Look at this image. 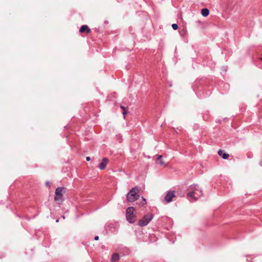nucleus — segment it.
<instances>
[{
    "label": "nucleus",
    "instance_id": "1",
    "mask_svg": "<svg viewBox=\"0 0 262 262\" xmlns=\"http://www.w3.org/2000/svg\"><path fill=\"white\" fill-rule=\"evenodd\" d=\"M187 198L191 202L196 201L203 194L202 190L197 184L189 186L187 188Z\"/></svg>",
    "mask_w": 262,
    "mask_h": 262
},
{
    "label": "nucleus",
    "instance_id": "2",
    "mask_svg": "<svg viewBox=\"0 0 262 262\" xmlns=\"http://www.w3.org/2000/svg\"><path fill=\"white\" fill-rule=\"evenodd\" d=\"M140 191V188L138 186L133 188L126 195L127 201L130 202H134L137 200L140 197L139 194Z\"/></svg>",
    "mask_w": 262,
    "mask_h": 262
},
{
    "label": "nucleus",
    "instance_id": "3",
    "mask_svg": "<svg viewBox=\"0 0 262 262\" xmlns=\"http://www.w3.org/2000/svg\"><path fill=\"white\" fill-rule=\"evenodd\" d=\"M134 211L135 208L133 207H128L126 210V219L130 223H133L135 221Z\"/></svg>",
    "mask_w": 262,
    "mask_h": 262
},
{
    "label": "nucleus",
    "instance_id": "4",
    "mask_svg": "<svg viewBox=\"0 0 262 262\" xmlns=\"http://www.w3.org/2000/svg\"><path fill=\"white\" fill-rule=\"evenodd\" d=\"M153 219V215L151 213H148L145 215L143 218L139 221L138 225L141 227L147 225Z\"/></svg>",
    "mask_w": 262,
    "mask_h": 262
},
{
    "label": "nucleus",
    "instance_id": "5",
    "mask_svg": "<svg viewBox=\"0 0 262 262\" xmlns=\"http://www.w3.org/2000/svg\"><path fill=\"white\" fill-rule=\"evenodd\" d=\"M63 187H58L56 189L55 193V200L56 201L61 202L63 200L62 191L63 190Z\"/></svg>",
    "mask_w": 262,
    "mask_h": 262
},
{
    "label": "nucleus",
    "instance_id": "6",
    "mask_svg": "<svg viewBox=\"0 0 262 262\" xmlns=\"http://www.w3.org/2000/svg\"><path fill=\"white\" fill-rule=\"evenodd\" d=\"M175 197L174 191H168L164 197V200L167 203H169L172 201V198Z\"/></svg>",
    "mask_w": 262,
    "mask_h": 262
},
{
    "label": "nucleus",
    "instance_id": "7",
    "mask_svg": "<svg viewBox=\"0 0 262 262\" xmlns=\"http://www.w3.org/2000/svg\"><path fill=\"white\" fill-rule=\"evenodd\" d=\"M108 163V159L106 158H104L102 162L100 163V164L99 165L98 167L101 170L104 169L106 167V166Z\"/></svg>",
    "mask_w": 262,
    "mask_h": 262
},
{
    "label": "nucleus",
    "instance_id": "8",
    "mask_svg": "<svg viewBox=\"0 0 262 262\" xmlns=\"http://www.w3.org/2000/svg\"><path fill=\"white\" fill-rule=\"evenodd\" d=\"M79 32L81 33L85 32L87 33H89L91 32V30L87 25H82L79 30Z\"/></svg>",
    "mask_w": 262,
    "mask_h": 262
},
{
    "label": "nucleus",
    "instance_id": "9",
    "mask_svg": "<svg viewBox=\"0 0 262 262\" xmlns=\"http://www.w3.org/2000/svg\"><path fill=\"white\" fill-rule=\"evenodd\" d=\"M119 258H120V255H119V254L118 253H114L112 256L111 261H112V262H116L117 260H118L119 259Z\"/></svg>",
    "mask_w": 262,
    "mask_h": 262
},
{
    "label": "nucleus",
    "instance_id": "10",
    "mask_svg": "<svg viewBox=\"0 0 262 262\" xmlns=\"http://www.w3.org/2000/svg\"><path fill=\"white\" fill-rule=\"evenodd\" d=\"M223 151L222 150H219L218 151V154L220 156H222L223 159H227L229 157V155L228 154H223Z\"/></svg>",
    "mask_w": 262,
    "mask_h": 262
},
{
    "label": "nucleus",
    "instance_id": "11",
    "mask_svg": "<svg viewBox=\"0 0 262 262\" xmlns=\"http://www.w3.org/2000/svg\"><path fill=\"white\" fill-rule=\"evenodd\" d=\"M201 14L203 16L206 17L209 14V10L207 8H203L201 10Z\"/></svg>",
    "mask_w": 262,
    "mask_h": 262
},
{
    "label": "nucleus",
    "instance_id": "12",
    "mask_svg": "<svg viewBox=\"0 0 262 262\" xmlns=\"http://www.w3.org/2000/svg\"><path fill=\"white\" fill-rule=\"evenodd\" d=\"M162 156L161 155H159L157 158V161H159L160 164L162 166L165 164L164 161L162 160Z\"/></svg>",
    "mask_w": 262,
    "mask_h": 262
},
{
    "label": "nucleus",
    "instance_id": "13",
    "mask_svg": "<svg viewBox=\"0 0 262 262\" xmlns=\"http://www.w3.org/2000/svg\"><path fill=\"white\" fill-rule=\"evenodd\" d=\"M171 26L172 29L174 30H176L178 28V26L176 24H173Z\"/></svg>",
    "mask_w": 262,
    "mask_h": 262
},
{
    "label": "nucleus",
    "instance_id": "14",
    "mask_svg": "<svg viewBox=\"0 0 262 262\" xmlns=\"http://www.w3.org/2000/svg\"><path fill=\"white\" fill-rule=\"evenodd\" d=\"M121 108L123 110V115H125V114L126 113V108L124 106H121Z\"/></svg>",
    "mask_w": 262,
    "mask_h": 262
},
{
    "label": "nucleus",
    "instance_id": "15",
    "mask_svg": "<svg viewBox=\"0 0 262 262\" xmlns=\"http://www.w3.org/2000/svg\"><path fill=\"white\" fill-rule=\"evenodd\" d=\"M91 159L90 157H87L86 158V160L89 161H90Z\"/></svg>",
    "mask_w": 262,
    "mask_h": 262
},
{
    "label": "nucleus",
    "instance_id": "16",
    "mask_svg": "<svg viewBox=\"0 0 262 262\" xmlns=\"http://www.w3.org/2000/svg\"><path fill=\"white\" fill-rule=\"evenodd\" d=\"M95 240H98L99 239L98 236H96L94 238Z\"/></svg>",
    "mask_w": 262,
    "mask_h": 262
},
{
    "label": "nucleus",
    "instance_id": "17",
    "mask_svg": "<svg viewBox=\"0 0 262 262\" xmlns=\"http://www.w3.org/2000/svg\"><path fill=\"white\" fill-rule=\"evenodd\" d=\"M46 184L47 186H48L49 185V182H47L46 183Z\"/></svg>",
    "mask_w": 262,
    "mask_h": 262
},
{
    "label": "nucleus",
    "instance_id": "18",
    "mask_svg": "<svg viewBox=\"0 0 262 262\" xmlns=\"http://www.w3.org/2000/svg\"><path fill=\"white\" fill-rule=\"evenodd\" d=\"M56 222H58V220H57L56 221Z\"/></svg>",
    "mask_w": 262,
    "mask_h": 262
},
{
    "label": "nucleus",
    "instance_id": "19",
    "mask_svg": "<svg viewBox=\"0 0 262 262\" xmlns=\"http://www.w3.org/2000/svg\"><path fill=\"white\" fill-rule=\"evenodd\" d=\"M261 60H262V57L260 58Z\"/></svg>",
    "mask_w": 262,
    "mask_h": 262
},
{
    "label": "nucleus",
    "instance_id": "20",
    "mask_svg": "<svg viewBox=\"0 0 262 262\" xmlns=\"http://www.w3.org/2000/svg\"><path fill=\"white\" fill-rule=\"evenodd\" d=\"M261 166H262V163H261Z\"/></svg>",
    "mask_w": 262,
    "mask_h": 262
}]
</instances>
